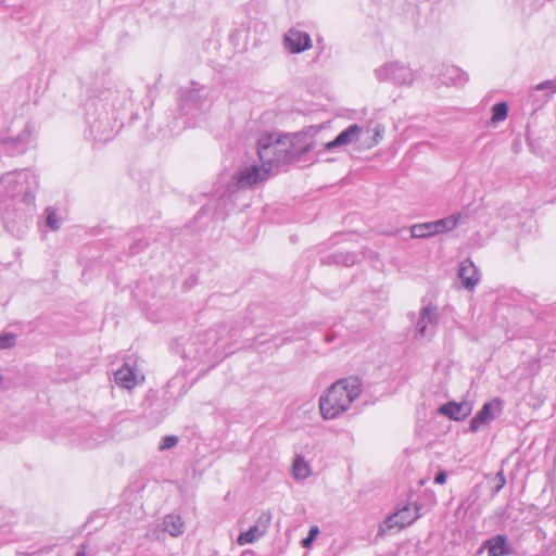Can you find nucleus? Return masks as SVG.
<instances>
[{"label":"nucleus","mask_w":556,"mask_h":556,"mask_svg":"<svg viewBox=\"0 0 556 556\" xmlns=\"http://www.w3.org/2000/svg\"><path fill=\"white\" fill-rule=\"evenodd\" d=\"M508 114V106L505 102H500L492 108V122L500 123L506 119Z\"/></svg>","instance_id":"nucleus-21"},{"label":"nucleus","mask_w":556,"mask_h":556,"mask_svg":"<svg viewBox=\"0 0 556 556\" xmlns=\"http://www.w3.org/2000/svg\"><path fill=\"white\" fill-rule=\"evenodd\" d=\"M178 443V437L166 435L159 445L160 451L173 448Z\"/></svg>","instance_id":"nucleus-24"},{"label":"nucleus","mask_w":556,"mask_h":556,"mask_svg":"<svg viewBox=\"0 0 556 556\" xmlns=\"http://www.w3.org/2000/svg\"><path fill=\"white\" fill-rule=\"evenodd\" d=\"M376 142H378V138H380V132L379 131H376Z\"/></svg>","instance_id":"nucleus-34"},{"label":"nucleus","mask_w":556,"mask_h":556,"mask_svg":"<svg viewBox=\"0 0 556 556\" xmlns=\"http://www.w3.org/2000/svg\"><path fill=\"white\" fill-rule=\"evenodd\" d=\"M270 520V516L263 515L258 521L252 526L248 531L242 532L238 539L237 543L241 546L247 544H252L256 542L258 539H261L265 533L268 526V522Z\"/></svg>","instance_id":"nucleus-9"},{"label":"nucleus","mask_w":556,"mask_h":556,"mask_svg":"<svg viewBox=\"0 0 556 556\" xmlns=\"http://www.w3.org/2000/svg\"><path fill=\"white\" fill-rule=\"evenodd\" d=\"M319 533V529L317 526H314L311 528L309 530V533H308V536L305 538L303 541H302V545L304 547H308L312 542L315 540L316 535Z\"/></svg>","instance_id":"nucleus-25"},{"label":"nucleus","mask_w":556,"mask_h":556,"mask_svg":"<svg viewBox=\"0 0 556 556\" xmlns=\"http://www.w3.org/2000/svg\"><path fill=\"white\" fill-rule=\"evenodd\" d=\"M495 479L498 481V483H497V485H496V488H495V491H496V492H498V491H500V490H502V489L504 488V485L506 484V479H505V477H504L503 471L497 472V475H496V478H495Z\"/></svg>","instance_id":"nucleus-27"},{"label":"nucleus","mask_w":556,"mask_h":556,"mask_svg":"<svg viewBox=\"0 0 556 556\" xmlns=\"http://www.w3.org/2000/svg\"><path fill=\"white\" fill-rule=\"evenodd\" d=\"M462 217V213H454L434 222L419 223V238H429L451 231L457 227Z\"/></svg>","instance_id":"nucleus-6"},{"label":"nucleus","mask_w":556,"mask_h":556,"mask_svg":"<svg viewBox=\"0 0 556 556\" xmlns=\"http://www.w3.org/2000/svg\"><path fill=\"white\" fill-rule=\"evenodd\" d=\"M379 81H391L396 85L410 84L413 81L412 70L399 61L387 62L375 71Z\"/></svg>","instance_id":"nucleus-5"},{"label":"nucleus","mask_w":556,"mask_h":556,"mask_svg":"<svg viewBox=\"0 0 556 556\" xmlns=\"http://www.w3.org/2000/svg\"><path fill=\"white\" fill-rule=\"evenodd\" d=\"M446 480V473L444 470H440L434 478V483L443 484Z\"/></svg>","instance_id":"nucleus-29"},{"label":"nucleus","mask_w":556,"mask_h":556,"mask_svg":"<svg viewBox=\"0 0 556 556\" xmlns=\"http://www.w3.org/2000/svg\"><path fill=\"white\" fill-rule=\"evenodd\" d=\"M363 134V128L356 124L349 126L346 129L341 131L333 140L327 142L324 146L325 150H332L338 147L348 146L350 143L356 142L359 139V136Z\"/></svg>","instance_id":"nucleus-10"},{"label":"nucleus","mask_w":556,"mask_h":556,"mask_svg":"<svg viewBox=\"0 0 556 556\" xmlns=\"http://www.w3.org/2000/svg\"><path fill=\"white\" fill-rule=\"evenodd\" d=\"M501 412L502 402L498 399L493 400L492 402L485 403L482 408L477 413V415L470 421V430L472 432H477L482 425L493 420L495 417L492 415V409Z\"/></svg>","instance_id":"nucleus-12"},{"label":"nucleus","mask_w":556,"mask_h":556,"mask_svg":"<svg viewBox=\"0 0 556 556\" xmlns=\"http://www.w3.org/2000/svg\"><path fill=\"white\" fill-rule=\"evenodd\" d=\"M482 548L488 551L489 556H507L513 554V548L507 538L503 534H496L484 541Z\"/></svg>","instance_id":"nucleus-13"},{"label":"nucleus","mask_w":556,"mask_h":556,"mask_svg":"<svg viewBox=\"0 0 556 556\" xmlns=\"http://www.w3.org/2000/svg\"><path fill=\"white\" fill-rule=\"evenodd\" d=\"M532 89L536 90V91H548L549 93H555L556 92V78L544 80V81L535 85Z\"/></svg>","instance_id":"nucleus-23"},{"label":"nucleus","mask_w":556,"mask_h":556,"mask_svg":"<svg viewBox=\"0 0 556 556\" xmlns=\"http://www.w3.org/2000/svg\"><path fill=\"white\" fill-rule=\"evenodd\" d=\"M458 277L462 280L463 286L469 291L473 290L480 280L478 268L469 258L460 263Z\"/></svg>","instance_id":"nucleus-14"},{"label":"nucleus","mask_w":556,"mask_h":556,"mask_svg":"<svg viewBox=\"0 0 556 556\" xmlns=\"http://www.w3.org/2000/svg\"><path fill=\"white\" fill-rule=\"evenodd\" d=\"M29 137L28 130H24L21 135H18L15 139H12L14 143H22L25 142Z\"/></svg>","instance_id":"nucleus-28"},{"label":"nucleus","mask_w":556,"mask_h":556,"mask_svg":"<svg viewBox=\"0 0 556 556\" xmlns=\"http://www.w3.org/2000/svg\"><path fill=\"white\" fill-rule=\"evenodd\" d=\"M442 84L450 86H463L467 83V74L459 67L447 65L444 67L442 74Z\"/></svg>","instance_id":"nucleus-16"},{"label":"nucleus","mask_w":556,"mask_h":556,"mask_svg":"<svg viewBox=\"0 0 556 556\" xmlns=\"http://www.w3.org/2000/svg\"><path fill=\"white\" fill-rule=\"evenodd\" d=\"M269 176L270 173L261 163H244L232 176V182L238 189H251L267 180Z\"/></svg>","instance_id":"nucleus-4"},{"label":"nucleus","mask_w":556,"mask_h":556,"mask_svg":"<svg viewBox=\"0 0 556 556\" xmlns=\"http://www.w3.org/2000/svg\"><path fill=\"white\" fill-rule=\"evenodd\" d=\"M16 344V336L12 332L0 334V350L11 349Z\"/></svg>","instance_id":"nucleus-22"},{"label":"nucleus","mask_w":556,"mask_h":556,"mask_svg":"<svg viewBox=\"0 0 556 556\" xmlns=\"http://www.w3.org/2000/svg\"><path fill=\"white\" fill-rule=\"evenodd\" d=\"M434 503H435V496H434V494H431L430 495V504L432 505Z\"/></svg>","instance_id":"nucleus-32"},{"label":"nucleus","mask_w":556,"mask_h":556,"mask_svg":"<svg viewBox=\"0 0 556 556\" xmlns=\"http://www.w3.org/2000/svg\"><path fill=\"white\" fill-rule=\"evenodd\" d=\"M438 327L437 306H426L419 316V336L430 339L434 336Z\"/></svg>","instance_id":"nucleus-8"},{"label":"nucleus","mask_w":556,"mask_h":556,"mask_svg":"<svg viewBox=\"0 0 556 556\" xmlns=\"http://www.w3.org/2000/svg\"><path fill=\"white\" fill-rule=\"evenodd\" d=\"M2 382H3V376L0 375V384H2Z\"/></svg>","instance_id":"nucleus-36"},{"label":"nucleus","mask_w":556,"mask_h":556,"mask_svg":"<svg viewBox=\"0 0 556 556\" xmlns=\"http://www.w3.org/2000/svg\"><path fill=\"white\" fill-rule=\"evenodd\" d=\"M416 229H417V225H413V226L410 227V233H412V237H417V235H416V232H415V231H416Z\"/></svg>","instance_id":"nucleus-31"},{"label":"nucleus","mask_w":556,"mask_h":556,"mask_svg":"<svg viewBox=\"0 0 556 556\" xmlns=\"http://www.w3.org/2000/svg\"><path fill=\"white\" fill-rule=\"evenodd\" d=\"M86 548V545H81V549L76 553V556H87Z\"/></svg>","instance_id":"nucleus-30"},{"label":"nucleus","mask_w":556,"mask_h":556,"mask_svg":"<svg viewBox=\"0 0 556 556\" xmlns=\"http://www.w3.org/2000/svg\"><path fill=\"white\" fill-rule=\"evenodd\" d=\"M283 45L289 52L301 53L312 47V39L306 31L291 28L285 35Z\"/></svg>","instance_id":"nucleus-7"},{"label":"nucleus","mask_w":556,"mask_h":556,"mask_svg":"<svg viewBox=\"0 0 556 556\" xmlns=\"http://www.w3.org/2000/svg\"><path fill=\"white\" fill-rule=\"evenodd\" d=\"M362 386L357 378H345L332 383L319 397V410L324 419H334L345 413L359 396Z\"/></svg>","instance_id":"nucleus-2"},{"label":"nucleus","mask_w":556,"mask_h":556,"mask_svg":"<svg viewBox=\"0 0 556 556\" xmlns=\"http://www.w3.org/2000/svg\"><path fill=\"white\" fill-rule=\"evenodd\" d=\"M424 484H425V481L424 480H419L418 485L421 486Z\"/></svg>","instance_id":"nucleus-35"},{"label":"nucleus","mask_w":556,"mask_h":556,"mask_svg":"<svg viewBox=\"0 0 556 556\" xmlns=\"http://www.w3.org/2000/svg\"><path fill=\"white\" fill-rule=\"evenodd\" d=\"M162 531L168 532L172 536H180L185 532V522L179 515H166L161 523Z\"/></svg>","instance_id":"nucleus-17"},{"label":"nucleus","mask_w":556,"mask_h":556,"mask_svg":"<svg viewBox=\"0 0 556 556\" xmlns=\"http://www.w3.org/2000/svg\"><path fill=\"white\" fill-rule=\"evenodd\" d=\"M314 149V142L307 132L276 136L267 134L257 141V154L263 167L271 172L281 164L299 161L302 155Z\"/></svg>","instance_id":"nucleus-1"},{"label":"nucleus","mask_w":556,"mask_h":556,"mask_svg":"<svg viewBox=\"0 0 556 556\" xmlns=\"http://www.w3.org/2000/svg\"><path fill=\"white\" fill-rule=\"evenodd\" d=\"M417 520V502L405 503L379 526L378 535L395 533Z\"/></svg>","instance_id":"nucleus-3"},{"label":"nucleus","mask_w":556,"mask_h":556,"mask_svg":"<svg viewBox=\"0 0 556 556\" xmlns=\"http://www.w3.org/2000/svg\"><path fill=\"white\" fill-rule=\"evenodd\" d=\"M292 475L296 480H304L311 475L309 465L301 456H296L292 465Z\"/></svg>","instance_id":"nucleus-19"},{"label":"nucleus","mask_w":556,"mask_h":556,"mask_svg":"<svg viewBox=\"0 0 556 556\" xmlns=\"http://www.w3.org/2000/svg\"><path fill=\"white\" fill-rule=\"evenodd\" d=\"M336 262L343 263L345 266L353 265L355 262V256L353 254H346V255H336Z\"/></svg>","instance_id":"nucleus-26"},{"label":"nucleus","mask_w":556,"mask_h":556,"mask_svg":"<svg viewBox=\"0 0 556 556\" xmlns=\"http://www.w3.org/2000/svg\"><path fill=\"white\" fill-rule=\"evenodd\" d=\"M46 224L52 230H58L62 224V216L53 207H47L46 211Z\"/></svg>","instance_id":"nucleus-20"},{"label":"nucleus","mask_w":556,"mask_h":556,"mask_svg":"<svg viewBox=\"0 0 556 556\" xmlns=\"http://www.w3.org/2000/svg\"><path fill=\"white\" fill-rule=\"evenodd\" d=\"M472 410L469 402H448L439 408V412L453 420H464Z\"/></svg>","instance_id":"nucleus-15"},{"label":"nucleus","mask_w":556,"mask_h":556,"mask_svg":"<svg viewBox=\"0 0 556 556\" xmlns=\"http://www.w3.org/2000/svg\"><path fill=\"white\" fill-rule=\"evenodd\" d=\"M193 106L195 110L200 111L203 109L204 103L200 100L199 93L194 90H191L186 96L181 109L186 114H190L192 113Z\"/></svg>","instance_id":"nucleus-18"},{"label":"nucleus","mask_w":556,"mask_h":556,"mask_svg":"<svg viewBox=\"0 0 556 556\" xmlns=\"http://www.w3.org/2000/svg\"><path fill=\"white\" fill-rule=\"evenodd\" d=\"M50 551V547H46L40 551V553H48Z\"/></svg>","instance_id":"nucleus-33"},{"label":"nucleus","mask_w":556,"mask_h":556,"mask_svg":"<svg viewBox=\"0 0 556 556\" xmlns=\"http://www.w3.org/2000/svg\"><path fill=\"white\" fill-rule=\"evenodd\" d=\"M115 383L127 390H131L139 382L143 381V376L139 375L132 367L125 364L114 374Z\"/></svg>","instance_id":"nucleus-11"}]
</instances>
